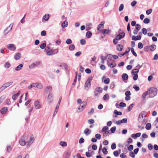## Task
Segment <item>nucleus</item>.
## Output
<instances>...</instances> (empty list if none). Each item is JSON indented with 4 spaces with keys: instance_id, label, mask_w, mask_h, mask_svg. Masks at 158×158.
I'll return each instance as SVG.
<instances>
[{
    "instance_id": "nucleus-51",
    "label": "nucleus",
    "mask_w": 158,
    "mask_h": 158,
    "mask_svg": "<svg viewBox=\"0 0 158 158\" xmlns=\"http://www.w3.org/2000/svg\"><path fill=\"white\" fill-rule=\"evenodd\" d=\"M131 51L132 52L133 55H134V56H137V54L135 52L134 49L133 48H131Z\"/></svg>"
},
{
    "instance_id": "nucleus-21",
    "label": "nucleus",
    "mask_w": 158,
    "mask_h": 158,
    "mask_svg": "<svg viewBox=\"0 0 158 158\" xmlns=\"http://www.w3.org/2000/svg\"><path fill=\"white\" fill-rule=\"evenodd\" d=\"M7 110V109L6 107H3L1 110V113L2 114H5Z\"/></svg>"
},
{
    "instance_id": "nucleus-54",
    "label": "nucleus",
    "mask_w": 158,
    "mask_h": 158,
    "mask_svg": "<svg viewBox=\"0 0 158 158\" xmlns=\"http://www.w3.org/2000/svg\"><path fill=\"white\" fill-rule=\"evenodd\" d=\"M126 106V104L123 102H121L119 104V106L120 107H124Z\"/></svg>"
},
{
    "instance_id": "nucleus-28",
    "label": "nucleus",
    "mask_w": 158,
    "mask_h": 158,
    "mask_svg": "<svg viewBox=\"0 0 158 158\" xmlns=\"http://www.w3.org/2000/svg\"><path fill=\"white\" fill-rule=\"evenodd\" d=\"M149 47L151 51H153L156 49V46L155 45H152Z\"/></svg>"
},
{
    "instance_id": "nucleus-18",
    "label": "nucleus",
    "mask_w": 158,
    "mask_h": 158,
    "mask_svg": "<svg viewBox=\"0 0 158 158\" xmlns=\"http://www.w3.org/2000/svg\"><path fill=\"white\" fill-rule=\"evenodd\" d=\"M123 45L121 44H119L117 45L116 49L118 51H121L123 50Z\"/></svg>"
},
{
    "instance_id": "nucleus-8",
    "label": "nucleus",
    "mask_w": 158,
    "mask_h": 158,
    "mask_svg": "<svg viewBox=\"0 0 158 158\" xmlns=\"http://www.w3.org/2000/svg\"><path fill=\"white\" fill-rule=\"evenodd\" d=\"M8 48L11 51H14L15 50L16 48L15 45L13 44H9L7 45Z\"/></svg>"
},
{
    "instance_id": "nucleus-13",
    "label": "nucleus",
    "mask_w": 158,
    "mask_h": 158,
    "mask_svg": "<svg viewBox=\"0 0 158 158\" xmlns=\"http://www.w3.org/2000/svg\"><path fill=\"white\" fill-rule=\"evenodd\" d=\"M91 86L90 82L89 81H86L85 84V88L86 90H88Z\"/></svg>"
},
{
    "instance_id": "nucleus-15",
    "label": "nucleus",
    "mask_w": 158,
    "mask_h": 158,
    "mask_svg": "<svg viewBox=\"0 0 158 158\" xmlns=\"http://www.w3.org/2000/svg\"><path fill=\"white\" fill-rule=\"evenodd\" d=\"M141 39V37L140 35H137L136 36H133L132 37V40H134L135 41L140 40Z\"/></svg>"
},
{
    "instance_id": "nucleus-22",
    "label": "nucleus",
    "mask_w": 158,
    "mask_h": 158,
    "mask_svg": "<svg viewBox=\"0 0 158 158\" xmlns=\"http://www.w3.org/2000/svg\"><path fill=\"white\" fill-rule=\"evenodd\" d=\"M68 25V22L67 20H65L61 24V26L63 27H65L67 26Z\"/></svg>"
},
{
    "instance_id": "nucleus-46",
    "label": "nucleus",
    "mask_w": 158,
    "mask_h": 158,
    "mask_svg": "<svg viewBox=\"0 0 158 158\" xmlns=\"http://www.w3.org/2000/svg\"><path fill=\"white\" fill-rule=\"evenodd\" d=\"M150 22V20L148 18H146L144 19L143 21V22L145 24H148V23Z\"/></svg>"
},
{
    "instance_id": "nucleus-11",
    "label": "nucleus",
    "mask_w": 158,
    "mask_h": 158,
    "mask_svg": "<svg viewBox=\"0 0 158 158\" xmlns=\"http://www.w3.org/2000/svg\"><path fill=\"white\" fill-rule=\"evenodd\" d=\"M107 64L108 65L110 68H114L116 66V64L113 62L112 63H110V61L109 60H107Z\"/></svg>"
},
{
    "instance_id": "nucleus-6",
    "label": "nucleus",
    "mask_w": 158,
    "mask_h": 158,
    "mask_svg": "<svg viewBox=\"0 0 158 158\" xmlns=\"http://www.w3.org/2000/svg\"><path fill=\"white\" fill-rule=\"evenodd\" d=\"M13 81H12L10 82H6L2 86L4 89H5L9 87L10 85L13 84Z\"/></svg>"
},
{
    "instance_id": "nucleus-43",
    "label": "nucleus",
    "mask_w": 158,
    "mask_h": 158,
    "mask_svg": "<svg viewBox=\"0 0 158 158\" xmlns=\"http://www.w3.org/2000/svg\"><path fill=\"white\" fill-rule=\"evenodd\" d=\"M84 108L85 106H84V105H82L81 106H80L79 107L78 110L79 111V112H80L82 111Z\"/></svg>"
},
{
    "instance_id": "nucleus-53",
    "label": "nucleus",
    "mask_w": 158,
    "mask_h": 158,
    "mask_svg": "<svg viewBox=\"0 0 158 158\" xmlns=\"http://www.w3.org/2000/svg\"><path fill=\"white\" fill-rule=\"evenodd\" d=\"M134 152L132 151H130L129 152V156L132 158H134L135 157V155Z\"/></svg>"
},
{
    "instance_id": "nucleus-24",
    "label": "nucleus",
    "mask_w": 158,
    "mask_h": 158,
    "mask_svg": "<svg viewBox=\"0 0 158 158\" xmlns=\"http://www.w3.org/2000/svg\"><path fill=\"white\" fill-rule=\"evenodd\" d=\"M20 94V92L19 91L18 93H16V94H14L12 96V99L13 100L15 101L16 99V97H18Z\"/></svg>"
},
{
    "instance_id": "nucleus-58",
    "label": "nucleus",
    "mask_w": 158,
    "mask_h": 158,
    "mask_svg": "<svg viewBox=\"0 0 158 158\" xmlns=\"http://www.w3.org/2000/svg\"><path fill=\"white\" fill-rule=\"evenodd\" d=\"M113 154L114 156L117 157L118 156L119 153L118 152V151H115L114 152Z\"/></svg>"
},
{
    "instance_id": "nucleus-32",
    "label": "nucleus",
    "mask_w": 158,
    "mask_h": 158,
    "mask_svg": "<svg viewBox=\"0 0 158 158\" xmlns=\"http://www.w3.org/2000/svg\"><path fill=\"white\" fill-rule=\"evenodd\" d=\"M92 35V33L89 31H87L86 33V36L88 38H90L91 37Z\"/></svg>"
},
{
    "instance_id": "nucleus-20",
    "label": "nucleus",
    "mask_w": 158,
    "mask_h": 158,
    "mask_svg": "<svg viewBox=\"0 0 158 158\" xmlns=\"http://www.w3.org/2000/svg\"><path fill=\"white\" fill-rule=\"evenodd\" d=\"M84 133L86 135H87L91 133V131L88 128H87L85 130Z\"/></svg>"
},
{
    "instance_id": "nucleus-61",
    "label": "nucleus",
    "mask_w": 158,
    "mask_h": 158,
    "mask_svg": "<svg viewBox=\"0 0 158 158\" xmlns=\"http://www.w3.org/2000/svg\"><path fill=\"white\" fill-rule=\"evenodd\" d=\"M108 127L107 126H105L104 127L102 130V131L103 132L106 131L108 129Z\"/></svg>"
},
{
    "instance_id": "nucleus-29",
    "label": "nucleus",
    "mask_w": 158,
    "mask_h": 158,
    "mask_svg": "<svg viewBox=\"0 0 158 158\" xmlns=\"http://www.w3.org/2000/svg\"><path fill=\"white\" fill-rule=\"evenodd\" d=\"M49 18V14H45L44 15L43 18V19H44L45 21H47L48 20Z\"/></svg>"
},
{
    "instance_id": "nucleus-45",
    "label": "nucleus",
    "mask_w": 158,
    "mask_h": 158,
    "mask_svg": "<svg viewBox=\"0 0 158 158\" xmlns=\"http://www.w3.org/2000/svg\"><path fill=\"white\" fill-rule=\"evenodd\" d=\"M109 131H105L103 134V135L104 136H107L108 134H110Z\"/></svg>"
},
{
    "instance_id": "nucleus-33",
    "label": "nucleus",
    "mask_w": 158,
    "mask_h": 158,
    "mask_svg": "<svg viewBox=\"0 0 158 158\" xmlns=\"http://www.w3.org/2000/svg\"><path fill=\"white\" fill-rule=\"evenodd\" d=\"M60 144L62 147H65L67 146V143L65 142L61 141L60 143Z\"/></svg>"
},
{
    "instance_id": "nucleus-38",
    "label": "nucleus",
    "mask_w": 158,
    "mask_h": 158,
    "mask_svg": "<svg viewBox=\"0 0 158 158\" xmlns=\"http://www.w3.org/2000/svg\"><path fill=\"white\" fill-rule=\"evenodd\" d=\"M102 151L103 153L105 155H106L108 153L107 150L105 148H103L102 149Z\"/></svg>"
},
{
    "instance_id": "nucleus-26",
    "label": "nucleus",
    "mask_w": 158,
    "mask_h": 158,
    "mask_svg": "<svg viewBox=\"0 0 158 158\" xmlns=\"http://www.w3.org/2000/svg\"><path fill=\"white\" fill-rule=\"evenodd\" d=\"M139 72V69H135L132 70L131 73L133 74H137Z\"/></svg>"
},
{
    "instance_id": "nucleus-40",
    "label": "nucleus",
    "mask_w": 158,
    "mask_h": 158,
    "mask_svg": "<svg viewBox=\"0 0 158 158\" xmlns=\"http://www.w3.org/2000/svg\"><path fill=\"white\" fill-rule=\"evenodd\" d=\"M113 55L111 54H109L107 55L108 60L110 61H111Z\"/></svg>"
},
{
    "instance_id": "nucleus-37",
    "label": "nucleus",
    "mask_w": 158,
    "mask_h": 158,
    "mask_svg": "<svg viewBox=\"0 0 158 158\" xmlns=\"http://www.w3.org/2000/svg\"><path fill=\"white\" fill-rule=\"evenodd\" d=\"M10 63L7 62L5 63L4 64V67L6 68H9L10 67Z\"/></svg>"
},
{
    "instance_id": "nucleus-4",
    "label": "nucleus",
    "mask_w": 158,
    "mask_h": 158,
    "mask_svg": "<svg viewBox=\"0 0 158 158\" xmlns=\"http://www.w3.org/2000/svg\"><path fill=\"white\" fill-rule=\"evenodd\" d=\"M61 99H62V97L61 96L59 98V100L58 102V103L56 106L55 111L54 112V113H53V117H54L55 116V115L57 113V112L58 110L59 107L60 105V103L61 102Z\"/></svg>"
},
{
    "instance_id": "nucleus-47",
    "label": "nucleus",
    "mask_w": 158,
    "mask_h": 158,
    "mask_svg": "<svg viewBox=\"0 0 158 158\" xmlns=\"http://www.w3.org/2000/svg\"><path fill=\"white\" fill-rule=\"evenodd\" d=\"M124 8V5L123 4H121L119 6L118 10L119 11H121L123 10Z\"/></svg>"
},
{
    "instance_id": "nucleus-7",
    "label": "nucleus",
    "mask_w": 158,
    "mask_h": 158,
    "mask_svg": "<svg viewBox=\"0 0 158 158\" xmlns=\"http://www.w3.org/2000/svg\"><path fill=\"white\" fill-rule=\"evenodd\" d=\"M33 87H37L39 89H41L42 88L43 85L39 82H36L35 83H33Z\"/></svg>"
},
{
    "instance_id": "nucleus-64",
    "label": "nucleus",
    "mask_w": 158,
    "mask_h": 158,
    "mask_svg": "<svg viewBox=\"0 0 158 158\" xmlns=\"http://www.w3.org/2000/svg\"><path fill=\"white\" fill-rule=\"evenodd\" d=\"M109 96L107 94H106L103 96V98L104 100H106L109 98Z\"/></svg>"
},
{
    "instance_id": "nucleus-34",
    "label": "nucleus",
    "mask_w": 158,
    "mask_h": 158,
    "mask_svg": "<svg viewBox=\"0 0 158 158\" xmlns=\"http://www.w3.org/2000/svg\"><path fill=\"white\" fill-rule=\"evenodd\" d=\"M75 48V46L74 44H71L69 46V49L71 51L73 50Z\"/></svg>"
},
{
    "instance_id": "nucleus-5",
    "label": "nucleus",
    "mask_w": 158,
    "mask_h": 158,
    "mask_svg": "<svg viewBox=\"0 0 158 158\" xmlns=\"http://www.w3.org/2000/svg\"><path fill=\"white\" fill-rule=\"evenodd\" d=\"M13 27V25L10 24V25L5 29L3 32V34L4 35H6L9 31L12 29Z\"/></svg>"
},
{
    "instance_id": "nucleus-17",
    "label": "nucleus",
    "mask_w": 158,
    "mask_h": 158,
    "mask_svg": "<svg viewBox=\"0 0 158 158\" xmlns=\"http://www.w3.org/2000/svg\"><path fill=\"white\" fill-rule=\"evenodd\" d=\"M21 54L20 53H16L14 56V58L15 60H18L21 57Z\"/></svg>"
},
{
    "instance_id": "nucleus-36",
    "label": "nucleus",
    "mask_w": 158,
    "mask_h": 158,
    "mask_svg": "<svg viewBox=\"0 0 158 158\" xmlns=\"http://www.w3.org/2000/svg\"><path fill=\"white\" fill-rule=\"evenodd\" d=\"M37 64H31L30 66H29V68L30 69H32L35 67L37 66V64H39V63H38V62H37Z\"/></svg>"
},
{
    "instance_id": "nucleus-35",
    "label": "nucleus",
    "mask_w": 158,
    "mask_h": 158,
    "mask_svg": "<svg viewBox=\"0 0 158 158\" xmlns=\"http://www.w3.org/2000/svg\"><path fill=\"white\" fill-rule=\"evenodd\" d=\"M141 26L139 24H137L135 25V29L137 31H139L141 29Z\"/></svg>"
},
{
    "instance_id": "nucleus-31",
    "label": "nucleus",
    "mask_w": 158,
    "mask_h": 158,
    "mask_svg": "<svg viewBox=\"0 0 158 158\" xmlns=\"http://www.w3.org/2000/svg\"><path fill=\"white\" fill-rule=\"evenodd\" d=\"M151 127V124L150 123H147L145 128L147 130H149L150 129Z\"/></svg>"
},
{
    "instance_id": "nucleus-42",
    "label": "nucleus",
    "mask_w": 158,
    "mask_h": 158,
    "mask_svg": "<svg viewBox=\"0 0 158 158\" xmlns=\"http://www.w3.org/2000/svg\"><path fill=\"white\" fill-rule=\"evenodd\" d=\"M134 104H131L127 107V110L128 112L130 111L131 110Z\"/></svg>"
},
{
    "instance_id": "nucleus-52",
    "label": "nucleus",
    "mask_w": 158,
    "mask_h": 158,
    "mask_svg": "<svg viewBox=\"0 0 158 158\" xmlns=\"http://www.w3.org/2000/svg\"><path fill=\"white\" fill-rule=\"evenodd\" d=\"M86 41L85 39H82L80 40V43L82 45H84L85 44Z\"/></svg>"
},
{
    "instance_id": "nucleus-41",
    "label": "nucleus",
    "mask_w": 158,
    "mask_h": 158,
    "mask_svg": "<svg viewBox=\"0 0 158 158\" xmlns=\"http://www.w3.org/2000/svg\"><path fill=\"white\" fill-rule=\"evenodd\" d=\"M114 113L116 115H121L122 114V113L121 112H118L117 110H114Z\"/></svg>"
},
{
    "instance_id": "nucleus-60",
    "label": "nucleus",
    "mask_w": 158,
    "mask_h": 158,
    "mask_svg": "<svg viewBox=\"0 0 158 158\" xmlns=\"http://www.w3.org/2000/svg\"><path fill=\"white\" fill-rule=\"evenodd\" d=\"M147 31L146 28H143L142 29V33L144 35H146L147 34Z\"/></svg>"
},
{
    "instance_id": "nucleus-12",
    "label": "nucleus",
    "mask_w": 158,
    "mask_h": 158,
    "mask_svg": "<svg viewBox=\"0 0 158 158\" xmlns=\"http://www.w3.org/2000/svg\"><path fill=\"white\" fill-rule=\"evenodd\" d=\"M39 102L36 101L34 102V106L36 109H39L41 108V105L39 104Z\"/></svg>"
},
{
    "instance_id": "nucleus-30",
    "label": "nucleus",
    "mask_w": 158,
    "mask_h": 158,
    "mask_svg": "<svg viewBox=\"0 0 158 158\" xmlns=\"http://www.w3.org/2000/svg\"><path fill=\"white\" fill-rule=\"evenodd\" d=\"M125 33L123 32H122L120 33L119 34L117 35L119 37H120L122 39L125 36Z\"/></svg>"
},
{
    "instance_id": "nucleus-56",
    "label": "nucleus",
    "mask_w": 158,
    "mask_h": 158,
    "mask_svg": "<svg viewBox=\"0 0 158 158\" xmlns=\"http://www.w3.org/2000/svg\"><path fill=\"white\" fill-rule=\"evenodd\" d=\"M95 137L98 139H100L101 138V135L100 134H97L95 135Z\"/></svg>"
},
{
    "instance_id": "nucleus-44",
    "label": "nucleus",
    "mask_w": 158,
    "mask_h": 158,
    "mask_svg": "<svg viewBox=\"0 0 158 158\" xmlns=\"http://www.w3.org/2000/svg\"><path fill=\"white\" fill-rule=\"evenodd\" d=\"M95 122L94 120L93 119H90L88 120V123L89 124H93Z\"/></svg>"
},
{
    "instance_id": "nucleus-63",
    "label": "nucleus",
    "mask_w": 158,
    "mask_h": 158,
    "mask_svg": "<svg viewBox=\"0 0 158 158\" xmlns=\"http://www.w3.org/2000/svg\"><path fill=\"white\" fill-rule=\"evenodd\" d=\"M138 48L139 49L142 48L143 47V46L141 42H139L138 43Z\"/></svg>"
},
{
    "instance_id": "nucleus-9",
    "label": "nucleus",
    "mask_w": 158,
    "mask_h": 158,
    "mask_svg": "<svg viewBox=\"0 0 158 158\" xmlns=\"http://www.w3.org/2000/svg\"><path fill=\"white\" fill-rule=\"evenodd\" d=\"M146 112L144 111L141 112L139 114L138 117V121L140 122L143 118V116L146 114Z\"/></svg>"
},
{
    "instance_id": "nucleus-25",
    "label": "nucleus",
    "mask_w": 158,
    "mask_h": 158,
    "mask_svg": "<svg viewBox=\"0 0 158 158\" xmlns=\"http://www.w3.org/2000/svg\"><path fill=\"white\" fill-rule=\"evenodd\" d=\"M52 87L51 86H48L46 87L45 90V92L46 93L48 92H49L52 91Z\"/></svg>"
},
{
    "instance_id": "nucleus-39",
    "label": "nucleus",
    "mask_w": 158,
    "mask_h": 158,
    "mask_svg": "<svg viewBox=\"0 0 158 158\" xmlns=\"http://www.w3.org/2000/svg\"><path fill=\"white\" fill-rule=\"evenodd\" d=\"M116 127L114 126L111 127L110 129V131L112 133H114L116 131Z\"/></svg>"
},
{
    "instance_id": "nucleus-49",
    "label": "nucleus",
    "mask_w": 158,
    "mask_h": 158,
    "mask_svg": "<svg viewBox=\"0 0 158 158\" xmlns=\"http://www.w3.org/2000/svg\"><path fill=\"white\" fill-rule=\"evenodd\" d=\"M106 56H102L101 57V63L102 64H104V60H106Z\"/></svg>"
},
{
    "instance_id": "nucleus-16",
    "label": "nucleus",
    "mask_w": 158,
    "mask_h": 158,
    "mask_svg": "<svg viewBox=\"0 0 158 158\" xmlns=\"http://www.w3.org/2000/svg\"><path fill=\"white\" fill-rule=\"evenodd\" d=\"M23 64H20L15 68V70L16 71H20L23 67Z\"/></svg>"
},
{
    "instance_id": "nucleus-2",
    "label": "nucleus",
    "mask_w": 158,
    "mask_h": 158,
    "mask_svg": "<svg viewBox=\"0 0 158 158\" xmlns=\"http://www.w3.org/2000/svg\"><path fill=\"white\" fill-rule=\"evenodd\" d=\"M102 89L100 87H98L95 89L94 92V96L97 98L99 96V94L102 93Z\"/></svg>"
},
{
    "instance_id": "nucleus-3",
    "label": "nucleus",
    "mask_w": 158,
    "mask_h": 158,
    "mask_svg": "<svg viewBox=\"0 0 158 158\" xmlns=\"http://www.w3.org/2000/svg\"><path fill=\"white\" fill-rule=\"evenodd\" d=\"M27 136L26 135H24L22 136L19 141V143L20 145L23 146L26 144L25 140L27 139Z\"/></svg>"
},
{
    "instance_id": "nucleus-10",
    "label": "nucleus",
    "mask_w": 158,
    "mask_h": 158,
    "mask_svg": "<svg viewBox=\"0 0 158 158\" xmlns=\"http://www.w3.org/2000/svg\"><path fill=\"white\" fill-rule=\"evenodd\" d=\"M47 100L48 102L51 103L53 101V94H49L48 96Z\"/></svg>"
},
{
    "instance_id": "nucleus-48",
    "label": "nucleus",
    "mask_w": 158,
    "mask_h": 158,
    "mask_svg": "<svg viewBox=\"0 0 158 158\" xmlns=\"http://www.w3.org/2000/svg\"><path fill=\"white\" fill-rule=\"evenodd\" d=\"M63 65L64 67L65 71H66L68 69L69 66L66 64L64 63L63 64Z\"/></svg>"
},
{
    "instance_id": "nucleus-50",
    "label": "nucleus",
    "mask_w": 158,
    "mask_h": 158,
    "mask_svg": "<svg viewBox=\"0 0 158 158\" xmlns=\"http://www.w3.org/2000/svg\"><path fill=\"white\" fill-rule=\"evenodd\" d=\"M46 44L45 43H43L41 44L40 46V47L42 49H44L45 47H46Z\"/></svg>"
},
{
    "instance_id": "nucleus-62",
    "label": "nucleus",
    "mask_w": 158,
    "mask_h": 158,
    "mask_svg": "<svg viewBox=\"0 0 158 158\" xmlns=\"http://www.w3.org/2000/svg\"><path fill=\"white\" fill-rule=\"evenodd\" d=\"M110 79L109 78H106L104 81V82L105 84H108L110 82Z\"/></svg>"
},
{
    "instance_id": "nucleus-55",
    "label": "nucleus",
    "mask_w": 158,
    "mask_h": 158,
    "mask_svg": "<svg viewBox=\"0 0 158 158\" xmlns=\"http://www.w3.org/2000/svg\"><path fill=\"white\" fill-rule=\"evenodd\" d=\"M116 144L115 143H113L112 144L111 147V148L112 150H114L116 148Z\"/></svg>"
},
{
    "instance_id": "nucleus-19",
    "label": "nucleus",
    "mask_w": 158,
    "mask_h": 158,
    "mask_svg": "<svg viewBox=\"0 0 158 158\" xmlns=\"http://www.w3.org/2000/svg\"><path fill=\"white\" fill-rule=\"evenodd\" d=\"M128 76L127 74L124 73L122 75V78L123 80H127L128 79Z\"/></svg>"
},
{
    "instance_id": "nucleus-14",
    "label": "nucleus",
    "mask_w": 158,
    "mask_h": 158,
    "mask_svg": "<svg viewBox=\"0 0 158 158\" xmlns=\"http://www.w3.org/2000/svg\"><path fill=\"white\" fill-rule=\"evenodd\" d=\"M34 138L32 137L30 138L29 141L28 142V143L27 145V148H28L30 146L31 144L34 141Z\"/></svg>"
},
{
    "instance_id": "nucleus-1",
    "label": "nucleus",
    "mask_w": 158,
    "mask_h": 158,
    "mask_svg": "<svg viewBox=\"0 0 158 158\" xmlns=\"http://www.w3.org/2000/svg\"><path fill=\"white\" fill-rule=\"evenodd\" d=\"M149 97L153 98L156 95L157 90L156 88L154 87L150 88L148 90Z\"/></svg>"
},
{
    "instance_id": "nucleus-23",
    "label": "nucleus",
    "mask_w": 158,
    "mask_h": 158,
    "mask_svg": "<svg viewBox=\"0 0 158 158\" xmlns=\"http://www.w3.org/2000/svg\"><path fill=\"white\" fill-rule=\"evenodd\" d=\"M110 32V31L109 29H105L102 31V33L103 34H108Z\"/></svg>"
},
{
    "instance_id": "nucleus-27",
    "label": "nucleus",
    "mask_w": 158,
    "mask_h": 158,
    "mask_svg": "<svg viewBox=\"0 0 158 158\" xmlns=\"http://www.w3.org/2000/svg\"><path fill=\"white\" fill-rule=\"evenodd\" d=\"M148 94V91H147L143 93L142 95V98L143 100H145L146 96Z\"/></svg>"
},
{
    "instance_id": "nucleus-59",
    "label": "nucleus",
    "mask_w": 158,
    "mask_h": 158,
    "mask_svg": "<svg viewBox=\"0 0 158 158\" xmlns=\"http://www.w3.org/2000/svg\"><path fill=\"white\" fill-rule=\"evenodd\" d=\"M121 121L123 123H126L127 122V120L126 118H123L121 120Z\"/></svg>"
},
{
    "instance_id": "nucleus-57",
    "label": "nucleus",
    "mask_w": 158,
    "mask_h": 158,
    "mask_svg": "<svg viewBox=\"0 0 158 158\" xmlns=\"http://www.w3.org/2000/svg\"><path fill=\"white\" fill-rule=\"evenodd\" d=\"M152 9H150L147 10L146 11V13L147 15H149L152 12Z\"/></svg>"
}]
</instances>
